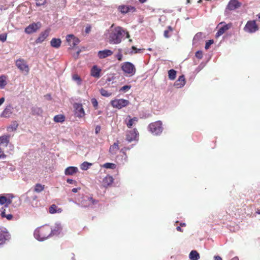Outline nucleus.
<instances>
[{
  "label": "nucleus",
  "instance_id": "obj_32",
  "mask_svg": "<svg viewBox=\"0 0 260 260\" xmlns=\"http://www.w3.org/2000/svg\"><path fill=\"white\" fill-rule=\"evenodd\" d=\"M18 126V124L17 122L14 121L11 125L7 127V130L9 132L15 131L17 129Z\"/></svg>",
  "mask_w": 260,
  "mask_h": 260
},
{
  "label": "nucleus",
  "instance_id": "obj_26",
  "mask_svg": "<svg viewBox=\"0 0 260 260\" xmlns=\"http://www.w3.org/2000/svg\"><path fill=\"white\" fill-rule=\"evenodd\" d=\"M61 41L60 39L53 38L50 41V45L52 47L58 48L61 45Z\"/></svg>",
  "mask_w": 260,
  "mask_h": 260
},
{
  "label": "nucleus",
  "instance_id": "obj_27",
  "mask_svg": "<svg viewBox=\"0 0 260 260\" xmlns=\"http://www.w3.org/2000/svg\"><path fill=\"white\" fill-rule=\"evenodd\" d=\"M49 211L50 213L54 214L55 213H61L62 209L58 208L56 205L53 204L49 207Z\"/></svg>",
  "mask_w": 260,
  "mask_h": 260
},
{
  "label": "nucleus",
  "instance_id": "obj_30",
  "mask_svg": "<svg viewBox=\"0 0 260 260\" xmlns=\"http://www.w3.org/2000/svg\"><path fill=\"white\" fill-rule=\"evenodd\" d=\"M65 116L62 114L55 115L53 118V120L55 122L62 123L65 120Z\"/></svg>",
  "mask_w": 260,
  "mask_h": 260
},
{
  "label": "nucleus",
  "instance_id": "obj_19",
  "mask_svg": "<svg viewBox=\"0 0 260 260\" xmlns=\"http://www.w3.org/2000/svg\"><path fill=\"white\" fill-rule=\"evenodd\" d=\"M13 108L11 105L7 106L2 113V116L9 117L13 113Z\"/></svg>",
  "mask_w": 260,
  "mask_h": 260
},
{
  "label": "nucleus",
  "instance_id": "obj_12",
  "mask_svg": "<svg viewBox=\"0 0 260 260\" xmlns=\"http://www.w3.org/2000/svg\"><path fill=\"white\" fill-rule=\"evenodd\" d=\"M138 135V132L136 128H134L127 132L126 139L127 141L131 142L133 141L137 140Z\"/></svg>",
  "mask_w": 260,
  "mask_h": 260
},
{
  "label": "nucleus",
  "instance_id": "obj_39",
  "mask_svg": "<svg viewBox=\"0 0 260 260\" xmlns=\"http://www.w3.org/2000/svg\"><path fill=\"white\" fill-rule=\"evenodd\" d=\"M91 165V164L88 162L85 161L83 162L81 165V169L82 170H87L89 168V166Z\"/></svg>",
  "mask_w": 260,
  "mask_h": 260
},
{
  "label": "nucleus",
  "instance_id": "obj_50",
  "mask_svg": "<svg viewBox=\"0 0 260 260\" xmlns=\"http://www.w3.org/2000/svg\"><path fill=\"white\" fill-rule=\"evenodd\" d=\"M116 57L117 58V59L119 61H121L122 60V57H123V55L122 54H121V51L119 50V52H118L117 54H116Z\"/></svg>",
  "mask_w": 260,
  "mask_h": 260
},
{
  "label": "nucleus",
  "instance_id": "obj_51",
  "mask_svg": "<svg viewBox=\"0 0 260 260\" xmlns=\"http://www.w3.org/2000/svg\"><path fill=\"white\" fill-rule=\"evenodd\" d=\"M169 32V30H166L164 31V37L166 38H168L169 37V35H168Z\"/></svg>",
  "mask_w": 260,
  "mask_h": 260
},
{
  "label": "nucleus",
  "instance_id": "obj_33",
  "mask_svg": "<svg viewBox=\"0 0 260 260\" xmlns=\"http://www.w3.org/2000/svg\"><path fill=\"white\" fill-rule=\"evenodd\" d=\"M44 188L45 185L37 183L35 185L34 191L37 192H40L44 189Z\"/></svg>",
  "mask_w": 260,
  "mask_h": 260
},
{
  "label": "nucleus",
  "instance_id": "obj_45",
  "mask_svg": "<svg viewBox=\"0 0 260 260\" xmlns=\"http://www.w3.org/2000/svg\"><path fill=\"white\" fill-rule=\"evenodd\" d=\"M213 42H214L213 40H210L207 42L205 45V49L206 50L210 48V46L213 43Z\"/></svg>",
  "mask_w": 260,
  "mask_h": 260
},
{
  "label": "nucleus",
  "instance_id": "obj_55",
  "mask_svg": "<svg viewBox=\"0 0 260 260\" xmlns=\"http://www.w3.org/2000/svg\"><path fill=\"white\" fill-rule=\"evenodd\" d=\"M80 189V188H74L72 189V192L76 193V192H77L78 190H79Z\"/></svg>",
  "mask_w": 260,
  "mask_h": 260
},
{
  "label": "nucleus",
  "instance_id": "obj_48",
  "mask_svg": "<svg viewBox=\"0 0 260 260\" xmlns=\"http://www.w3.org/2000/svg\"><path fill=\"white\" fill-rule=\"evenodd\" d=\"M7 39V35L5 34L0 35V40L2 42H5Z\"/></svg>",
  "mask_w": 260,
  "mask_h": 260
},
{
  "label": "nucleus",
  "instance_id": "obj_15",
  "mask_svg": "<svg viewBox=\"0 0 260 260\" xmlns=\"http://www.w3.org/2000/svg\"><path fill=\"white\" fill-rule=\"evenodd\" d=\"M118 10L123 14L129 12L133 13L136 11V8L134 7L131 6H120L119 7Z\"/></svg>",
  "mask_w": 260,
  "mask_h": 260
},
{
  "label": "nucleus",
  "instance_id": "obj_34",
  "mask_svg": "<svg viewBox=\"0 0 260 260\" xmlns=\"http://www.w3.org/2000/svg\"><path fill=\"white\" fill-rule=\"evenodd\" d=\"M31 112L33 115H40L43 113V110L39 107H33L31 109Z\"/></svg>",
  "mask_w": 260,
  "mask_h": 260
},
{
  "label": "nucleus",
  "instance_id": "obj_56",
  "mask_svg": "<svg viewBox=\"0 0 260 260\" xmlns=\"http://www.w3.org/2000/svg\"><path fill=\"white\" fill-rule=\"evenodd\" d=\"M132 49L135 51V53H137L138 51L140 50V49H137V48L135 47V46H133L132 47Z\"/></svg>",
  "mask_w": 260,
  "mask_h": 260
},
{
  "label": "nucleus",
  "instance_id": "obj_47",
  "mask_svg": "<svg viewBox=\"0 0 260 260\" xmlns=\"http://www.w3.org/2000/svg\"><path fill=\"white\" fill-rule=\"evenodd\" d=\"M196 56L197 58L201 59L203 57V53L201 51H198L196 53Z\"/></svg>",
  "mask_w": 260,
  "mask_h": 260
},
{
  "label": "nucleus",
  "instance_id": "obj_11",
  "mask_svg": "<svg viewBox=\"0 0 260 260\" xmlns=\"http://www.w3.org/2000/svg\"><path fill=\"white\" fill-rule=\"evenodd\" d=\"M73 106L75 109V114L78 117L82 118L84 116L85 112L81 104L75 103Z\"/></svg>",
  "mask_w": 260,
  "mask_h": 260
},
{
  "label": "nucleus",
  "instance_id": "obj_24",
  "mask_svg": "<svg viewBox=\"0 0 260 260\" xmlns=\"http://www.w3.org/2000/svg\"><path fill=\"white\" fill-rule=\"evenodd\" d=\"M10 135H3L0 137V145H5L7 146L10 142Z\"/></svg>",
  "mask_w": 260,
  "mask_h": 260
},
{
  "label": "nucleus",
  "instance_id": "obj_31",
  "mask_svg": "<svg viewBox=\"0 0 260 260\" xmlns=\"http://www.w3.org/2000/svg\"><path fill=\"white\" fill-rule=\"evenodd\" d=\"M7 77L5 75L0 76V89L4 88L7 85Z\"/></svg>",
  "mask_w": 260,
  "mask_h": 260
},
{
  "label": "nucleus",
  "instance_id": "obj_1",
  "mask_svg": "<svg viewBox=\"0 0 260 260\" xmlns=\"http://www.w3.org/2000/svg\"><path fill=\"white\" fill-rule=\"evenodd\" d=\"M52 233L51 228L49 225H44L38 228L35 231L34 236L39 241H43L48 238Z\"/></svg>",
  "mask_w": 260,
  "mask_h": 260
},
{
  "label": "nucleus",
  "instance_id": "obj_35",
  "mask_svg": "<svg viewBox=\"0 0 260 260\" xmlns=\"http://www.w3.org/2000/svg\"><path fill=\"white\" fill-rule=\"evenodd\" d=\"M176 75V72L173 70L171 69L168 72V76L170 80H173L175 79Z\"/></svg>",
  "mask_w": 260,
  "mask_h": 260
},
{
  "label": "nucleus",
  "instance_id": "obj_43",
  "mask_svg": "<svg viewBox=\"0 0 260 260\" xmlns=\"http://www.w3.org/2000/svg\"><path fill=\"white\" fill-rule=\"evenodd\" d=\"M7 202V197L4 196H0V204L1 205H4L5 204H6Z\"/></svg>",
  "mask_w": 260,
  "mask_h": 260
},
{
  "label": "nucleus",
  "instance_id": "obj_36",
  "mask_svg": "<svg viewBox=\"0 0 260 260\" xmlns=\"http://www.w3.org/2000/svg\"><path fill=\"white\" fill-rule=\"evenodd\" d=\"M203 34L202 32H198L194 37L193 39V43H196L200 40L202 39L203 38Z\"/></svg>",
  "mask_w": 260,
  "mask_h": 260
},
{
  "label": "nucleus",
  "instance_id": "obj_46",
  "mask_svg": "<svg viewBox=\"0 0 260 260\" xmlns=\"http://www.w3.org/2000/svg\"><path fill=\"white\" fill-rule=\"evenodd\" d=\"M12 199H10V198H7V202H6V205H5V206L3 207L4 208H7L8 207V205L12 204Z\"/></svg>",
  "mask_w": 260,
  "mask_h": 260
},
{
  "label": "nucleus",
  "instance_id": "obj_28",
  "mask_svg": "<svg viewBox=\"0 0 260 260\" xmlns=\"http://www.w3.org/2000/svg\"><path fill=\"white\" fill-rule=\"evenodd\" d=\"M1 210V215L2 217H3V218L5 217L9 220H11L13 219V216L12 214H6V210L5 208H2Z\"/></svg>",
  "mask_w": 260,
  "mask_h": 260
},
{
  "label": "nucleus",
  "instance_id": "obj_62",
  "mask_svg": "<svg viewBox=\"0 0 260 260\" xmlns=\"http://www.w3.org/2000/svg\"><path fill=\"white\" fill-rule=\"evenodd\" d=\"M110 104H111V105L114 107V100H112L111 102H110Z\"/></svg>",
  "mask_w": 260,
  "mask_h": 260
},
{
  "label": "nucleus",
  "instance_id": "obj_49",
  "mask_svg": "<svg viewBox=\"0 0 260 260\" xmlns=\"http://www.w3.org/2000/svg\"><path fill=\"white\" fill-rule=\"evenodd\" d=\"M7 155L4 153L3 149L0 147V159L1 158H5Z\"/></svg>",
  "mask_w": 260,
  "mask_h": 260
},
{
  "label": "nucleus",
  "instance_id": "obj_52",
  "mask_svg": "<svg viewBox=\"0 0 260 260\" xmlns=\"http://www.w3.org/2000/svg\"><path fill=\"white\" fill-rule=\"evenodd\" d=\"M101 130L100 126L97 125L95 127V133L98 134Z\"/></svg>",
  "mask_w": 260,
  "mask_h": 260
},
{
  "label": "nucleus",
  "instance_id": "obj_42",
  "mask_svg": "<svg viewBox=\"0 0 260 260\" xmlns=\"http://www.w3.org/2000/svg\"><path fill=\"white\" fill-rule=\"evenodd\" d=\"M91 102L95 109H97L98 107V102L97 100L95 98H92L91 99Z\"/></svg>",
  "mask_w": 260,
  "mask_h": 260
},
{
  "label": "nucleus",
  "instance_id": "obj_64",
  "mask_svg": "<svg viewBox=\"0 0 260 260\" xmlns=\"http://www.w3.org/2000/svg\"><path fill=\"white\" fill-rule=\"evenodd\" d=\"M257 16L258 17V21H260V15H257Z\"/></svg>",
  "mask_w": 260,
  "mask_h": 260
},
{
  "label": "nucleus",
  "instance_id": "obj_18",
  "mask_svg": "<svg viewBox=\"0 0 260 260\" xmlns=\"http://www.w3.org/2000/svg\"><path fill=\"white\" fill-rule=\"evenodd\" d=\"M113 182V177L110 175L105 177L102 181V185L105 187H108L112 185Z\"/></svg>",
  "mask_w": 260,
  "mask_h": 260
},
{
  "label": "nucleus",
  "instance_id": "obj_61",
  "mask_svg": "<svg viewBox=\"0 0 260 260\" xmlns=\"http://www.w3.org/2000/svg\"><path fill=\"white\" fill-rule=\"evenodd\" d=\"M231 260H239V258L238 257L236 256V257L233 258Z\"/></svg>",
  "mask_w": 260,
  "mask_h": 260
},
{
  "label": "nucleus",
  "instance_id": "obj_22",
  "mask_svg": "<svg viewBox=\"0 0 260 260\" xmlns=\"http://www.w3.org/2000/svg\"><path fill=\"white\" fill-rule=\"evenodd\" d=\"M185 84V77L184 75L180 76L178 79L175 82L174 86L177 88H181Z\"/></svg>",
  "mask_w": 260,
  "mask_h": 260
},
{
  "label": "nucleus",
  "instance_id": "obj_59",
  "mask_svg": "<svg viewBox=\"0 0 260 260\" xmlns=\"http://www.w3.org/2000/svg\"><path fill=\"white\" fill-rule=\"evenodd\" d=\"M5 98H2L0 99V106L4 102Z\"/></svg>",
  "mask_w": 260,
  "mask_h": 260
},
{
  "label": "nucleus",
  "instance_id": "obj_8",
  "mask_svg": "<svg viewBox=\"0 0 260 260\" xmlns=\"http://www.w3.org/2000/svg\"><path fill=\"white\" fill-rule=\"evenodd\" d=\"M17 67L22 72L27 74L29 72V68L26 61L23 59H19L16 61Z\"/></svg>",
  "mask_w": 260,
  "mask_h": 260
},
{
  "label": "nucleus",
  "instance_id": "obj_21",
  "mask_svg": "<svg viewBox=\"0 0 260 260\" xmlns=\"http://www.w3.org/2000/svg\"><path fill=\"white\" fill-rule=\"evenodd\" d=\"M231 26V24H224L223 26L221 27L217 32L216 34V37L218 38L219 36H221L222 34H223L226 30L229 29Z\"/></svg>",
  "mask_w": 260,
  "mask_h": 260
},
{
  "label": "nucleus",
  "instance_id": "obj_53",
  "mask_svg": "<svg viewBox=\"0 0 260 260\" xmlns=\"http://www.w3.org/2000/svg\"><path fill=\"white\" fill-rule=\"evenodd\" d=\"M89 201H91V202L93 204H95L97 203V202H98L97 201L94 200L92 197L89 198Z\"/></svg>",
  "mask_w": 260,
  "mask_h": 260
},
{
  "label": "nucleus",
  "instance_id": "obj_37",
  "mask_svg": "<svg viewBox=\"0 0 260 260\" xmlns=\"http://www.w3.org/2000/svg\"><path fill=\"white\" fill-rule=\"evenodd\" d=\"M100 93L102 94V95L106 97L110 96L112 94V92H109L108 90H106L105 89L102 88L100 90Z\"/></svg>",
  "mask_w": 260,
  "mask_h": 260
},
{
  "label": "nucleus",
  "instance_id": "obj_58",
  "mask_svg": "<svg viewBox=\"0 0 260 260\" xmlns=\"http://www.w3.org/2000/svg\"><path fill=\"white\" fill-rule=\"evenodd\" d=\"M90 29H91V28L90 27H87L85 29V32L86 33H89V31H90Z\"/></svg>",
  "mask_w": 260,
  "mask_h": 260
},
{
  "label": "nucleus",
  "instance_id": "obj_44",
  "mask_svg": "<svg viewBox=\"0 0 260 260\" xmlns=\"http://www.w3.org/2000/svg\"><path fill=\"white\" fill-rule=\"evenodd\" d=\"M36 5L38 6H41L45 5L46 2V0H36Z\"/></svg>",
  "mask_w": 260,
  "mask_h": 260
},
{
  "label": "nucleus",
  "instance_id": "obj_17",
  "mask_svg": "<svg viewBox=\"0 0 260 260\" xmlns=\"http://www.w3.org/2000/svg\"><path fill=\"white\" fill-rule=\"evenodd\" d=\"M49 34V32L47 30H45L43 32H42L39 37L35 41L36 44H40L42 43L48 37Z\"/></svg>",
  "mask_w": 260,
  "mask_h": 260
},
{
  "label": "nucleus",
  "instance_id": "obj_5",
  "mask_svg": "<svg viewBox=\"0 0 260 260\" xmlns=\"http://www.w3.org/2000/svg\"><path fill=\"white\" fill-rule=\"evenodd\" d=\"M121 69L125 73L129 75V76L134 75L136 72L135 66L129 62L124 63L121 67Z\"/></svg>",
  "mask_w": 260,
  "mask_h": 260
},
{
  "label": "nucleus",
  "instance_id": "obj_7",
  "mask_svg": "<svg viewBox=\"0 0 260 260\" xmlns=\"http://www.w3.org/2000/svg\"><path fill=\"white\" fill-rule=\"evenodd\" d=\"M258 29V27L256 24L255 20L248 21L244 27L245 31L249 33L254 32Z\"/></svg>",
  "mask_w": 260,
  "mask_h": 260
},
{
  "label": "nucleus",
  "instance_id": "obj_14",
  "mask_svg": "<svg viewBox=\"0 0 260 260\" xmlns=\"http://www.w3.org/2000/svg\"><path fill=\"white\" fill-rule=\"evenodd\" d=\"M138 121L137 117L131 118L130 116H127L125 119V123L128 128H131L135 126Z\"/></svg>",
  "mask_w": 260,
  "mask_h": 260
},
{
  "label": "nucleus",
  "instance_id": "obj_63",
  "mask_svg": "<svg viewBox=\"0 0 260 260\" xmlns=\"http://www.w3.org/2000/svg\"><path fill=\"white\" fill-rule=\"evenodd\" d=\"M168 30H169V31H172V28H171V26H169V27H168Z\"/></svg>",
  "mask_w": 260,
  "mask_h": 260
},
{
  "label": "nucleus",
  "instance_id": "obj_25",
  "mask_svg": "<svg viewBox=\"0 0 260 260\" xmlns=\"http://www.w3.org/2000/svg\"><path fill=\"white\" fill-rule=\"evenodd\" d=\"M101 71L96 66H94L91 70V75L95 78H99Z\"/></svg>",
  "mask_w": 260,
  "mask_h": 260
},
{
  "label": "nucleus",
  "instance_id": "obj_54",
  "mask_svg": "<svg viewBox=\"0 0 260 260\" xmlns=\"http://www.w3.org/2000/svg\"><path fill=\"white\" fill-rule=\"evenodd\" d=\"M214 260H222V258L218 255L214 256Z\"/></svg>",
  "mask_w": 260,
  "mask_h": 260
},
{
  "label": "nucleus",
  "instance_id": "obj_3",
  "mask_svg": "<svg viewBox=\"0 0 260 260\" xmlns=\"http://www.w3.org/2000/svg\"><path fill=\"white\" fill-rule=\"evenodd\" d=\"M115 154H117L116 162L118 165L123 164L126 161V156L123 149L119 150L118 146L115 143Z\"/></svg>",
  "mask_w": 260,
  "mask_h": 260
},
{
  "label": "nucleus",
  "instance_id": "obj_4",
  "mask_svg": "<svg viewBox=\"0 0 260 260\" xmlns=\"http://www.w3.org/2000/svg\"><path fill=\"white\" fill-rule=\"evenodd\" d=\"M162 123L160 121L150 123L148 126L149 131L154 135H159L162 131Z\"/></svg>",
  "mask_w": 260,
  "mask_h": 260
},
{
  "label": "nucleus",
  "instance_id": "obj_20",
  "mask_svg": "<svg viewBox=\"0 0 260 260\" xmlns=\"http://www.w3.org/2000/svg\"><path fill=\"white\" fill-rule=\"evenodd\" d=\"M113 52L111 50L106 49L104 50L99 51L98 55L100 58L102 59L111 56Z\"/></svg>",
  "mask_w": 260,
  "mask_h": 260
},
{
  "label": "nucleus",
  "instance_id": "obj_40",
  "mask_svg": "<svg viewBox=\"0 0 260 260\" xmlns=\"http://www.w3.org/2000/svg\"><path fill=\"white\" fill-rule=\"evenodd\" d=\"M72 78L74 80L77 81L78 85H80L81 84L82 80L80 76L77 74L73 75Z\"/></svg>",
  "mask_w": 260,
  "mask_h": 260
},
{
  "label": "nucleus",
  "instance_id": "obj_9",
  "mask_svg": "<svg viewBox=\"0 0 260 260\" xmlns=\"http://www.w3.org/2000/svg\"><path fill=\"white\" fill-rule=\"evenodd\" d=\"M10 238L11 235L7 230H0V246L4 244Z\"/></svg>",
  "mask_w": 260,
  "mask_h": 260
},
{
  "label": "nucleus",
  "instance_id": "obj_60",
  "mask_svg": "<svg viewBox=\"0 0 260 260\" xmlns=\"http://www.w3.org/2000/svg\"><path fill=\"white\" fill-rule=\"evenodd\" d=\"M176 230L178 231H180V232L182 231L181 229V228L180 226H177V228H176Z\"/></svg>",
  "mask_w": 260,
  "mask_h": 260
},
{
  "label": "nucleus",
  "instance_id": "obj_41",
  "mask_svg": "<svg viewBox=\"0 0 260 260\" xmlns=\"http://www.w3.org/2000/svg\"><path fill=\"white\" fill-rule=\"evenodd\" d=\"M103 167L106 169H113L114 168V164L107 162L104 164L103 166Z\"/></svg>",
  "mask_w": 260,
  "mask_h": 260
},
{
  "label": "nucleus",
  "instance_id": "obj_2",
  "mask_svg": "<svg viewBox=\"0 0 260 260\" xmlns=\"http://www.w3.org/2000/svg\"><path fill=\"white\" fill-rule=\"evenodd\" d=\"M125 35H126V38H128L129 35L123 28L120 26L115 27V44H118L121 42Z\"/></svg>",
  "mask_w": 260,
  "mask_h": 260
},
{
  "label": "nucleus",
  "instance_id": "obj_57",
  "mask_svg": "<svg viewBox=\"0 0 260 260\" xmlns=\"http://www.w3.org/2000/svg\"><path fill=\"white\" fill-rule=\"evenodd\" d=\"M67 182L70 184H72L74 182V181L71 179H68Z\"/></svg>",
  "mask_w": 260,
  "mask_h": 260
},
{
  "label": "nucleus",
  "instance_id": "obj_38",
  "mask_svg": "<svg viewBox=\"0 0 260 260\" xmlns=\"http://www.w3.org/2000/svg\"><path fill=\"white\" fill-rule=\"evenodd\" d=\"M131 88V85H124V86H122V87H121L119 89V92H121V93H125L129 89H130Z\"/></svg>",
  "mask_w": 260,
  "mask_h": 260
},
{
  "label": "nucleus",
  "instance_id": "obj_13",
  "mask_svg": "<svg viewBox=\"0 0 260 260\" xmlns=\"http://www.w3.org/2000/svg\"><path fill=\"white\" fill-rule=\"evenodd\" d=\"M129 104L128 100L124 99H115V108L120 109L123 107L127 106Z\"/></svg>",
  "mask_w": 260,
  "mask_h": 260
},
{
  "label": "nucleus",
  "instance_id": "obj_23",
  "mask_svg": "<svg viewBox=\"0 0 260 260\" xmlns=\"http://www.w3.org/2000/svg\"><path fill=\"white\" fill-rule=\"evenodd\" d=\"M78 170L77 167H69L66 169L64 171V174L66 175H73L76 173Z\"/></svg>",
  "mask_w": 260,
  "mask_h": 260
},
{
  "label": "nucleus",
  "instance_id": "obj_29",
  "mask_svg": "<svg viewBox=\"0 0 260 260\" xmlns=\"http://www.w3.org/2000/svg\"><path fill=\"white\" fill-rule=\"evenodd\" d=\"M189 258L191 260H198L200 258V254L197 251L192 250L189 253Z\"/></svg>",
  "mask_w": 260,
  "mask_h": 260
},
{
  "label": "nucleus",
  "instance_id": "obj_6",
  "mask_svg": "<svg viewBox=\"0 0 260 260\" xmlns=\"http://www.w3.org/2000/svg\"><path fill=\"white\" fill-rule=\"evenodd\" d=\"M41 23L40 22H38L37 23L34 22L27 26L25 28L24 31L27 34H31L36 32L41 28Z\"/></svg>",
  "mask_w": 260,
  "mask_h": 260
},
{
  "label": "nucleus",
  "instance_id": "obj_10",
  "mask_svg": "<svg viewBox=\"0 0 260 260\" xmlns=\"http://www.w3.org/2000/svg\"><path fill=\"white\" fill-rule=\"evenodd\" d=\"M66 40L69 45L72 47H75L79 42V39L73 35H68L66 37Z\"/></svg>",
  "mask_w": 260,
  "mask_h": 260
},
{
  "label": "nucleus",
  "instance_id": "obj_16",
  "mask_svg": "<svg viewBox=\"0 0 260 260\" xmlns=\"http://www.w3.org/2000/svg\"><path fill=\"white\" fill-rule=\"evenodd\" d=\"M241 6V3L237 0H231L229 3L227 9L230 10H234Z\"/></svg>",
  "mask_w": 260,
  "mask_h": 260
}]
</instances>
